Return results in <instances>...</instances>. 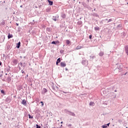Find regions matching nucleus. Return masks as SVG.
I'll use <instances>...</instances> for the list:
<instances>
[{
    "mask_svg": "<svg viewBox=\"0 0 128 128\" xmlns=\"http://www.w3.org/2000/svg\"><path fill=\"white\" fill-rule=\"evenodd\" d=\"M122 64H120L119 65V67L117 68H116V70H114V71L116 72V70H118V72H120V70H122Z\"/></svg>",
    "mask_w": 128,
    "mask_h": 128,
    "instance_id": "f257e3e1",
    "label": "nucleus"
},
{
    "mask_svg": "<svg viewBox=\"0 0 128 128\" xmlns=\"http://www.w3.org/2000/svg\"><path fill=\"white\" fill-rule=\"evenodd\" d=\"M67 113L68 114H70V116H76V114L72 112H70V111H67Z\"/></svg>",
    "mask_w": 128,
    "mask_h": 128,
    "instance_id": "f03ea898",
    "label": "nucleus"
},
{
    "mask_svg": "<svg viewBox=\"0 0 128 128\" xmlns=\"http://www.w3.org/2000/svg\"><path fill=\"white\" fill-rule=\"evenodd\" d=\"M108 126H110V123L108 124H105L103 126H102V128H108Z\"/></svg>",
    "mask_w": 128,
    "mask_h": 128,
    "instance_id": "7ed1b4c3",
    "label": "nucleus"
},
{
    "mask_svg": "<svg viewBox=\"0 0 128 128\" xmlns=\"http://www.w3.org/2000/svg\"><path fill=\"white\" fill-rule=\"evenodd\" d=\"M125 52L127 54V56H128V46H125Z\"/></svg>",
    "mask_w": 128,
    "mask_h": 128,
    "instance_id": "20e7f679",
    "label": "nucleus"
},
{
    "mask_svg": "<svg viewBox=\"0 0 128 128\" xmlns=\"http://www.w3.org/2000/svg\"><path fill=\"white\" fill-rule=\"evenodd\" d=\"M117 28L118 30H122V24H119L117 26Z\"/></svg>",
    "mask_w": 128,
    "mask_h": 128,
    "instance_id": "39448f33",
    "label": "nucleus"
},
{
    "mask_svg": "<svg viewBox=\"0 0 128 128\" xmlns=\"http://www.w3.org/2000/svg\"><path fill=\"white\" fill-rule=\"evenodd\" d=\"M66 63L62 62L60 63V66H62V68H64V66H66Z\"/></svg>",
    "mask_w": 128,
    "mask_h": 128,
    "instance_id": "423d86ee",
    "label": "nucleus"
},
{
    "mask_svg": "<svg viewBox=\"0 0 128 128\" xmlns=\"http://www.w3.org/2000/svg\"><path fill=\"white\" fill-rule=\"evenodd\" d=\"M22 104H24V106H26V101L25 100H22Z\"/></svg>",
    "mask_w": 128,
    "mask_h": 128,
    "instance_id": "0eeeda50",
    "label": "nucleus"
},
{
    "mask_svg": "<svg viewBox=\"0 0 128 128\" xmlns=\"http://www.w3.org/2000/svg\"><path fill=\"white\" fill-rule=\"evenodd\" d=\"M66 126L69 128H72V124H66Z\"/></svg>",
    "mask_w": 128,
    "mask_h": 128,
    "instance_id": "6e6552de",
    "label": "nucleus"
},
{
    "mask_svg": "<svg viewBox=\"0 0 128 128\" xmlns=\"http://www.w3.org/2000/svg\"><path fill=\"white\" fill-rule=\"evenodd\" d=\"M90 106H94V102H90L89 104Z\"/></svg>",
    "mask_w": 128,
    "mask_h": 128,
    "instance_id": "1a4fd4ad",
    "label": "nucleus"
},
{
    "mask_svg": "<svg viewBox=\"0 0 128 128\" xmlns=\"http://www.w3.org/2000/svg\"><path fill=\"white\" fill-rule=\"evenodd\" d=\"M58 62H60V58H58L57 60V61L56 62V64L58 66Z\"/></svg>",
    "mask_w": 128,
    "mask_h": 128,
    "instance_id": "9d476101",
    "label": "nucleus"
},
{
    "mask_svg": "<svg viewBox=\"0 0 128 128\" xmlns=\"http://www.w3.org/2000/svg\"><path fill=\"white\" fill-rule=\"evenodd\" d=\"M48 1L50 6H52V4H53L52 2L50 0H48Z\"/></svg>",
    "mask_w": 128,
    "mask_h": 128,
    "instance_id": "9b49d317",
    "label": "nucleus"
},
{
    "mask_svg": "<svg viewBox=\"0 0 128 128\" xmlns=\"http://www.w3.org/2000/svg\"><path fill=\"white\" fill-rule=\"evenodd\" d=\"M20 42H18L17 44V48H20Z\"/></svg>",
    "mask_w": 128,
    "mask_h": 128,
    "instance_id": "f8f14e48",
    "label": "nucleus"
},
{
    "mask_svg": "<svg viewBox=\"0 0 128 128\" xmlns=\"http://www.w3.org/2000/svg\"><path fill=\"white\" fill-rule=\"evenodd\" d=\"M48 92V90H46V88H44L42 90V94H46V92Z\"/></svg>",
    "mask_w": 128,
    "mask_h": 128,
    "instance_id": "ddd939ff",
    "label": "nucleus"
},
{
    "mask_svg": "<svg viewBox=\"0 0 128 128\" xmlns=\"http://www.w3.org/2000/svg\"><path fill=\"white\" fill-rule=\"evenodd\" d=\"M102 92H103L104 94H105L106 96L108 94H106V91L104 90V89H102Z\"/></svg>",
    "mask_w": 128,
    "mask_h": 128,
    "instance_id": "4468645a",
    "label": "nucleus"
},
{
    "mask_svg": "<svg viewBox=\"0 0 128 128\" xmlns=\"http://www.w3.org/2000/svg\"><path fill=\"white\" fill-rule=\"evenodd\" d=\"M12 38V34H8V38Z\"/></svg>",
    "mask_w": 128,
    "mask_h": 128,
    "instance_id": "2eb2a0df",
    "label": "nucleus"
},
{
    "mask_svg": "<svg viewBox=\"0 0 128 128\" xmlns=\"http://www.w3.org/2000/svg\"><path fill=\"white\" fill-rule=\"evenodd\" d=\"M99 56H104V52H100V53L99 54Z\"/></svg>",
    "mask_w": 128,
    "mask_h": 128,
    "instance_id": "dca6fc26",
    "label": "nucleus"
},
{
    "mask_svg": "<svg viewBox=\"0 0 128 128\" xmlns=\"http://www.w3.org/2000/svg\"><path fill=\"white\" fill-rule=\"evenodd\" d=\"M80 48H82V46H78L76 50H80Z\"/></svg>",
    "mask_w": 128,
    "mask_h": 128,
    "instance_id": "f3484780",
    "label": "nucleus"
},
{
    "mask_svg": "<svg viewBox=\"0 0 128 128\" xmlns=\"http://www.w3.org/2000/svg\"><path fill=\"white\" fill-rule=\"evenodd\" d=\"M70 40H66V44H70Z\"/></svg>",
    "mask_w": 128,
    "mask_h": 128,
    "instance_id": "a211bd4d",
    "label": "nucleus"
},
{
    "mask_svg": "<svg viewBox=\"0 0 128 128\" xmlns=\"http://www.w3.org/2000/svg\"><path fill=\"white\" fill-rule=\"evenodd\" d=\"M94 30H100V28L98 27H95Z\"/></svg>",
    "mask_w": 128,
    "mask_h": 128,
    "instance_id": "6ab92c4d",
    "label": "nucleus"
},
{
    "mask_svg": "<svg viewBox=\"0 0 128 128\" xmlns=\"http://www.w3.org/2000/svg\"><path fill=\"white\" fill-rule=\"evenodd\" d=\"M0 92L2 94H4V90H1Z\"/></svg>",
    "mask_w": 128,
    "mask_h": 128,
    "instance_id": "aec40b11",
    "label": "nucleus"
},
{
    "mask_svg": "<svg viewBox=\"0 0 128 128\" xmlns=\"http://www.w3.org/2000/svg\"><path fill=\"white\" fill-rule=\"evenodd\" d=\"M29 118H32L34 117L32 116H31L30 114H28Z\"/></svg>",
    "mask_w": 128,
    "mask_h": 128,
    "instance_id": "412c9836",
    "label": "nucleus"
},
{
    "mask_svg": "<svg viewBox=\"0 0 128 128\" xmlns=\"http://www.w3.org/2000/svg\"><path fill=\"white\" fill-rule=\"evenodd\" d=\"M36 128H40V126H38V124H36Z\"/></svg>",
    "mask_w": 128,
    "mask_h": 128,
    "instance_id": "4be33fe9",
    "label": "nucleus"
},
{
    "mask_svg": "<svg viewBox=\"0 0 128 128\" xmlns=\"http://www.w3.org/2000/svg\"><path fill=\"white\" fill-rule=\"evenodd\" d=\"M52 44H56V42H54V41L52 42Z\"/></svg>",
    "mask_w": 128,
    "mask_h": 128,
    "instance_id": "5701e85b",
    "label": "nucleus"
},
{
    "mask_svg": "<svg viewBox=\"0 0 128 128\" xmlns=\"http://www.w3.org/2000/svg\"><path fill=\"white\" fill-rule=\"evenodd\" d=\"M40 104H42V106H44V102H40Z\"/></svg>",
    "mask_w": 128,
    "mask_h": 128,
    "instance_id": "b1692460",
    "label": "nucleus"
},
{
    "mask_svg": "<svg viewBox=\"0 0 128 128\" xmlns=\"http://www.w3.org/2000/svg\"><path fill=\"white\" fill-rule=\"evenodd\" d=\"M92 35H90V36H89V38H92Z\"/></svg>",
    "mask_w": 128,
    "mask_h": 128,
    "instance_id": "393cba45",
    "label": "nucleus"
},
{
    "mask_svg": "<svg viewBox=\"0 0 128 128\" xmlns=\"http://www.w3.org/2000/svg\"><path fill=\"white\" fill-rule=\"evenodd\" d=\"M112 22V19H110L108 21V22Z\"/></svg>",
    "mask_w": 128,
    "mask_h": 128,
    "instance_id": "a878e982",
    "label": "nucleus"
},
{
    "mask_svg": "<svg viewBox=\"0 0 128 128\" xmlns=\"http://www.w3.org/2000/svg\"><path fill=\"white\" fill-rule=\"evenodd\" d=\"M114 98H116V94L114 93Z\"/></svg>",
    "mask_w": 128,
    "mask_h": 128,
    "instance_id": "bb28decb",
    "label": "nucleus"
},
{
    "mask_svg": "<svg viewBox=\"0 0 128 128\" xmlns=\"http://www.w3.org/2000/svg\"><path fill=\"white\" fill-rule=\"evenodd\" d=\"M55 22H56V19L53 18Z\"/></svg>",
    "mask_w": 128,
    "mask_h": 128,
    "instance_id": "cd10ccee",
    "label": "nucleus"
},
{
    "mask_svg": "<svg viewBox=\"0 0 128 128\" xmlns=\"http://www.w3.org/2000/svg\"><path fill=\"white\" fill-rule=\"evenodd\" d=\"M63 18H66V16L65 15H63Z\"/></svg>",
    "mask_w": 128,
    "mask_h": 128,
    "instance_id": "c85d7f7f",
    "label": "nucleus"
},
{
    "mask_svg": "<svg viewBox=\"0 0 128 128\" xmlns=\"http://www.w3.org/2000/svg\"><path fill=\"white\" fill-rule=\"evenodd\" d=\"M2 75L0 74V78H2Z\"/></svg>",
    "mask_w": 128,
    "mask_h": 128,
    "instance_id": "c756f323",
    "label": "nucleus"
},
{
    "mask_svg": "<svg viewBox=\"0 0 128 128\" xmlns=\"http://www.w3.org/2000/svg\"><path fill=\"white\" fill-rule=\"evenodd\" d=\"M86 64H88V61L86 60Z\"/></svg>",
    "mask_w": 128,
    "mask_h": 128,
    "instance_id": "7c9ffc66",
    "label": "nucleus"
},
{
    "mask_svg": "<svg viewBox=\"0 0 128 128\" xmlns=\"http://www.w3.org/2000/svg\"><path fill=\"white\" fill-rule=\"evenodd\" d=\"M16 26H18V24L16 23Z\"/></svg>",
    "mask_w": 128,
    "mask_h": 128,
    "instance_id": "2f4dec72",
    "label": "nucleus"
},
{
    "mask_svg": "<svg viewBox=\"0 0 128 128\" xmlns=\"http://www.w3.org/2000/svg\"><path fill=\"white\" fill-rule=\"evenodd\" d=\"M64 92V94H66V92Z\"/></svg>",
    "mask_w": 128,
    "mask_h": 128,
    "instance_id": "473e14b6",
    "label": "nucleus"
},
{
    "mask_svg": "<svg viewBox=\"0 0 128 128\" xmlns=\"http://www.w3.org/2000/svg\"><path fill=\"white\" fill-rule=\"evenodd\" d=\"M114 92H116V90H114Z\"/></svg>",
    "mask_w": 128,
    "mask_h": 128,
    "instance_id": "72a5a7b5",
    "label": "nucleus"
},
{
    "mask_svg": "<svg viewBox=\"0 0 128 128\" xmlns=\"http://www.w3.org/2000/svg\"><path fill=\"white\" fill-rule=\"evenodd\" d=\"M20 8H22V6H20Z\"/></svg>",
    "mask_w": 128,
    "mask_h": 128,
    "instance_id": "f704fd0d",
    "label": "nucleus"
},
{
    "mask_svg": "<svg viewBox=\"0 0 128 128\" xmlns=\"http://www.w3.org/2000/svg\"><path fill=\"white\" fill-rule=\"evenodd\" d=\"M126 74H128V72H126V73L124 74V76H126Z\"/></svg>",
    "mask_w": 128,
    "mask_h": 128,
    "instance_id": "c9c22d12",
    "label": "nucleus"
},
{
    "mask_svg": "<svg viewBox=\"0 0 128 128\" xmlns=\"http://www.w3.org/2000/svg\"><path fill=\"white\" fill-rule=\"evenodd\" d=\"M60 124H62V122H60Z\"/></svg>",
    "mask_w": 128,
    "mask_h": 128,
    "instance_id": "e433bc0d",
    "label": "nucleus"
},
{
    "mask_svg": "<svg viewBox=\"0 0 128 128\" xmlns=\"http://www.w3.org/2000/svg\"><path fill=\"white\" fill-rule=\"evenodd\" d=\"M52 128H56V127H53Z\"/></svg>",
    "mask_w": 128,
    "mask_h": 128,
    "instance_id": "4c0bfd02",
    "label": "nucleus"
},
{
    "mask_svg": "<svg viewBox=\"0 0 128 128\" xmlns=\"http://www.w3.org/2000/svg\"><path fill=\"white\" fill-rule=\"evenodd\" d=\"M96 16H98V14H96Z\"/></svg>",
    "mask_w": 128,
    "mask_h": 128,
    "instance_id": "58836bf2",
    "label": "nucleus"
},
{
    "mask_svg": "<svg viewBox=\"0 0 128 128\" xmlns=\"http://www.w3.org/2000/svg\"><path fill=\"white\" fill-rule=\"evenodd\" d=\"M94 10H96V9H94Z\"/></svg>",
    "mask_w": 128,
    "mask_h": 128,
    "instance_id": "ea45409f",
    "label": "nucleus"
},
{
    "mask_svg": "<svg viewBox=\"0 0 128 128\" xmlns=\"http://www.w3.org/2000/svg\"><path fill=\"white\" fill-rule=\"evenodd\" d=\"M0 124H2V123H0Z\"/></svg>",
    "mask_w": 128,
    "mask_h": 128,
    "instance_id": "a19ab883",
    "label": "nucleus"
},
{
    "mask_svg": "<svg viewBox=\"0 0 128 128\" xmlns=\"http://www.w3.org/2000/svg\"><path fill=\"white\" fill-rule=\"evenodd\" d=\"M106 20H107V19H106Z\"/></svg>",
    "mask_w": 128,
    "mask_h": 128,
    "instance_id": "79ce46f5",
    "label": "nucleus"
},
{
    "mask_svg": "<svg viewBox=\"0 0 128 128\" xmlns=\"http://www.w3.org/2000/svg\"><path fill=\"white\" fill-rule=\"evenodd\" d=\"M126 128H128V127H126Z\"/></svg>",
    "mask_w": 128,
    "mask_h": 128,
    "instance_id": "37998d69",
    "label": "nucleus"
}]
</instances>
